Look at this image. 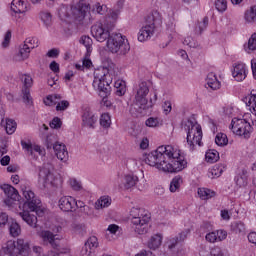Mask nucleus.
<instances>
[{"label": "nucleus", "mask_w": 256, "mask_h": 256, "mask_svg": "<svg viewBox=\"0 0 256 256\" xmlns=\"http://www.w3.org/2000/svg\"><path fill=\"white\" fill-rule=\"evenodd\" d=\"M61 125H63V122H61V118L55 117L50 122L51 129H61Z\"/></svg>", "instance_id": "nucleus-57"}, {"label": "nucleus", "mask_w": 256, "mask_h": 256, "mask_svg": "<svg viewBox=\"0 0 256 256\" xmlns=\"http://www.w3.org/2000/svg\"><path fill=\"white\" fill-rule=\"evenodd\" d=\"M187 235H189V231L188 230L183 231V232L179 233L178 236L172 238L170 240L169 249H173L175 247V245L185 241V239H187Z\"/></svg>", "instance_id": "nucleus-36"}, {"label": "nucleus", "mask_w": 256, "mask_h": 256, "mask_svg": "<svg viewBox=\"0 0 256 256\" xmlns=\"http://www.w3.org/2000/svg\"><path fill=\"white\" fill-rule=\"evenodd\" d=\"M211 256H225V252L220 247H214L210 251Z\"/></svg>", "instance_id": "nucleus-60"}, {"label": "nucleus", "mask_w": 256, "mask_h": 256, "mask_svg": "<svg viewBox=\"0 0 256 256\" xmlns=\"http://www.w3.org/2000/svg\"><path fill=\"white\" fill-rule=\"evenodd\" d=\"M91 253H93V250L91 248H89V246L84 244V246L80 252V255L81 256H91Z\"/></svg>", "instance_id": "nucleus-63"}, {"label": "nucleus", "mask_w": 256, "mask_h": 256, "mask_svg": "<svg viewBox=\"0 0 256 256\" xmlns=\"http://www.w3.org/2000/svg\"><path fill=\"white\" fill-rule=\"evenodd\" d=\"M184 129L187 132L186 141L190 150L193 151L196 145L201 147V139H203V130L201 129V125L197 122L188 120L184 125Z\"/></svg>", "instance_id": "nucleus-7"}, {"label": "nucleus", "mask_w": 256, "mask_h": 256, "mask_svg": "<svg viewBox=\"0 0 256 256\" xmlns=\"http://www.w3.org/2000/svg\"><path fill=\"white\" fill-rule=\"evenodd\" d=\"M159 125V119L157 118H148L146 120L147 127H157Z\"/></svg>", "instance_id": "nucleus-62"}, {"label": "nucleus", "mask_w": 256, "mask_h": 256, "mask_svg": "<svg viewBox=\"0 0 256 256\" xmlns=\"http://www.w3.org/2000/svg\"><path fill=\"white\" fill-rule=\"evenodd\" d=\"M230 129L234 135H238V137H243L244 139H249L251 133H253L251 123L245 119L233 118Z\"/></svg>", "instance_id": "nucleus-11"}, {"label": "nucleus", "mask_w": 256, "mask_h": 256, "mask_svg": "<svg viewBox=\"0 0 256 256\" xmlns=\"http://www.w3.org/2000/svg\"><path fill=\"white\" fill-rule=\"evenodd\" d=\"M29 242L23 238L17 241L10 240L0 250V256H29Z\"/></svg>", "instance_id": "nucleus-4"}, {"label": "nucleus", "mask_w": 256, "mask_h": 256, "mask_svg": "<svg viewBox=\"0 0 256 256\" xmlns=\"http://www.w3.org/2000/svg\"><path fill=\"white\" fill-rule=\"evenodd\" d=\"M235 181L238 187H247V185H249V173L247 170H243L242 173L236 177Z\"/></svg>", "instance_id": "nucleus-32"}, {"label": "nucleus", "mask_w": 256, "mask_h": 256, "mask_svg": "<svg viewBox=\"0 0 256 256\" xmlns=\"http://www.w3.org/2000/svg\"><path fill=\"white\" fill-rule=\"evenodd\" d=\"M147 95H149V85L145 81L140 82L136 88V94L130 109L131 113L141 115L143 111L151 109L157 103V92H154L150 100L147 99Z\"/></svg>", "instance_id": "nucleus-2"}, {"label": "nucleus", "mask_w": 256, "mask_h": 256, "mask_svg": "<svg viewBox=\"0 0 256 256\" xmlns=\"http://www.w3.org/2000/svg\"><path fill=\"white\" fill-rule=\"evenodd\" d=\"M22 195L26 199L23 208H28L29 211L36 213L38 217H43L45 215V210L41 208V200L35 197V193L28 187L22 188Z\"/></svg>", "instance_id": "nucleus-10"}, {"label": "nucleus", "mask_w": 256, "mask_h": 256, "mask_svg": "<svg viewBox=\"0 0 256 256\" xmlns=\"http://www.w3.org/2000/svg\"><path fill=\"white\" fill-rule=\"evenodd\" d=\"M85 245L91 249L93 251V249H97V247H99V242L97 240V237L95 236H91L87 242L85 243Z\"/></svg>", "instance_id": "nucleus-53"}, {"label": "nucleus", "mask_w": 256, "mask_h": 256, "mask_svg": "<svg viewBox=\"0 0 256 256\" xmlns=\"http://www.w3.org/2000/svg\"><path fill=\"white\" fill-rule=\"evenodd\" d=\"M20 79L24 85V89H31L33 87V77L29 74H20Z\"/></svg>", "instance_id": "nucleus-44"}, {"label": "nucleus", "mask_w": 256, "mask_h": 256, "mask_svg": "<svg viewBox=\"0 0 256 256\" xmlns=\"http://www.w3.org/2000/svg\"><path fill=\"white\" fill-rule=\"evenodd\" d=\"M215 143L219 147H223L229 143V139H227V134L218 133L215 137Z\"/></svg>", "instance_id": "nucleus-50"}, {"label": "nucleus", "mask_w": 256, "mask_h": 256, "mask_svg": "<svg viewBox=\"0 0 256 256\" xmlns=\"http://www.w3.org/2000/svg\"><path fill=\"white\" fill-rule=\"evenodd\" d=\"M205 239L208 243H217L219 241H225L227 239V231L217 230L206 234Z\"/></svg>", "instance_id": "nucleus-22"}, {"label": "nucleus", "mask_w": 256, "mask_h": 256, "mask_svg": "<svg viewBox=\"0 0 256 256\" xmlns=\"http://www.w3.org/2000/svg\"><path fill=\"white\" fill-rule=\"evenodd\" d=\"M114 27L115 24L113 22L103 20L91 27V33L96 41L99 43H105V41H109V38L111 37V31H113Z\"/></svg>", "instance_id": "nucleus-8"}, {"label": "nucleus", "mask_w": 256, "mask_h": 256, "mask_svg": "<svg viewBox=\"0 0 256 256\" xmlns=\"http://www.w3.org/2000/svg\"><path fill=\"white\" fill-rule=\"evenodd\" d=\"M80 43L86 48V55L82 61V65H93L90 58L93 51V39H91L89 36H82L80 38Z\"/></svg>", "instance_id": "nucleus-18"}, {"label": "nucleus", "mask_w": 256, "mask_h": 256, "mask_svg": "<svg viewBox=\"0 0 256 256\" xmlns=\"http://www.w3.org/2000/svg\"><path fill=\"white\" fill-rule=\"evenodd\" d=\"M95 123H97V116L92 112L85 111L82 115V125L83 127H89L90 129H95Z\"/></svg>", "instance_id": "nucleus-24"}, {"label": "nucleus", "mask_w": 256, "mask_h": 256, "mask_svg": "<svg viewBox=\"0 0 256 256\" xmlns=\"http://www.w3.org/2000/svg\"><path fill=\"white\" fill-rule=\"evenodd\" d=\"M117 73L115 71L111 70V66H104L100 65L94 68V79L102 80V79H108L111 77H115Z\"/></svg>", "instance_id": "nucleus-20"}, {"label": "nucleus", "mask_w": 256, "mask_h": 256, "mask_svg": "<svg viewBox=\"0 0 256 256\" xmlns=\"http://www.w3.org/2000/svg\"><path fill=\"white\" fill-rule=\"evenodd\" d=\"M184 45H187L188 47H191L192 49H197L199 47V43L195 41L191 36H188L183 41Z\"/></svg>", "instance_id": "nucleus-56"}, {"label": "nucleus", "mask_w": 256, "mask_h": 256, "mask_svg": "<svg viewBox=\"0 0 256 256\" xmlns=\"http://www.w3.org/2000/svg\"><path fill=\"white\" fill-rule=\"evenodd\" d=\"M162 243H163V235L155 234L150 238L148 242V247L149 249H153L155 251V249H159V247H161Z\"/></svg>", "instance_id": "nucleus-30"}, {"label": "nucleus", "mask_w": 256, "mask_h": 256, "mask_svg": "<svg viewBox=\"0 0 256 256\" xmlns=\"http://www.w3.org/2000/svg\"><path fill=\"white\" fill-rule=\"evenodd\" d=\"M40 238L42 239V245L47 246L51 245L54 249H59V239L56 238V235L49 230H43L40 233Z\"/></svg>", "instance_id": "nucleus-19"}, {"label": "nucleus", "mask_w": 256, "mask_h": 256, "mask_svg": "<svg viewBox=\"0 0 256 256\" xmlns=\"http://www.w3.org/2000/svg\"><path fill=\"white\" fill-rule=\"evenodd\" d=\"M111 205V199L106 196L100 197L95 203V209H105Z\"/></svg>", "instance_id": "nucleus-40"}, {"label": "nucleus", "mask_w": 256, "mask_h": 256, "mask_svg": "<svg viewBox=\"0 0 256 256\" xmlns=\"http://www.w3.org/2000/svg\"><path fill=\"white\" fill-rule=\"evenodd\" d=\"M59 99H61V95H50L47 96V98L44 100L45 105H48L51 107V105H56V111H65L69 108V101L62 100L61 102H58Z\"/></svg>", "instance_id": "nucleus-17"}, {"label": "nucleus", "mask_w": 256, "mask_h": 256, "mask_svg": "<svg viewBox=\"0 0 256 256\" xmlns=\"http://www.w3.org/2000/svg\"><path fill=\"white\" fill-rule=\"evenodd\" d=\"M59 53H61L59 49L53 48L47 52L46 56L50 57L51 59H57V57H59Z\"/></svg>", "instance_id": "nucleus-61"}, {"label": "nucleus", "mask_w": 256, "mask_h": 256, "mask_svg": "<svg viewBox=\"0 0 256 256\" xmlns=\"http://www.w3.org/2000/svg\"><path fill=\"white\" fill-rule=\"evenodd\" d=\"M9 231L11 237H19V235H21V226L17 222H11Z\"/></svg>", "instance_id": "nucleus-46"}, {"label": "nucleus", "mask_w": 256, "mask_h": 256, "mask_svg": "<svg viewBox=\"0 0 256 256\" xmlns=\"http://www.w3.org/2000/svg\"><path fill=\"white\" fill-rule=\"evenodd\" d=\"M106 47L110 53H117V55H127L131 51L129 40L121 33H112L107 40Z\"/></svg>", "instance_id": "nucleus-6"}, {"label": "nucleus", "mask_w": 256, "mask_h": 256, "mask_svg": "<svg viewBox=\"0 0 256 256\" xmlns=\"http://www.w3.org/2000/svg\"><path fill=\"white\" fill-rule=\"evenodd\" d=\"M69 185L73 191H81L83 189V185L81 184V181H78L77 179H70Z\"/></svg>", "instance_id": "nucleus-55"}, {"label": "nucleus", "mask_w": 256, "mask_h": 256, "mask_svg": "<svg viewBox=\"0 0 256 256\" xmlns=\"http://www.w3.org/2000/svg\"><path fill=\"white\" fill-rule=\"evenodd\" d=\"M122 183L124 189H133L139 183V177L135 174H125Z\"/></svg>", "instance_id": "nucleus-25"}, {"label": "nucleus", "mask_w": 256, "mask_h": 256, "mask_svg": "<svg viewBox=\"0 0 256 256\" xmlns=\"http://www.w3.org/2000/svg\"><path fill=\"white\" fill-rule=\"evenodd\" d=\"M162 109H163L164 115H169V113H171V110L173 109V107L171 106V102L165 101L162 105Z\"/></svg>", "instance_id": "nucleus-59"}, {"label": "nucleus", "mask_w": 256, "mask_h": 256, "mask_svg": "<svg viewBox=\"0 0 256 256\" xmlns=\"http://www.w3.org/2000/svg\"><path fill=\"white\" fill-rule=\"evenodd\" d=\"M246 105L250 107V111L256 116V90L250 92V98Z\"/></svg>", "instance_id": "nucleus-41"}, {"label": "nucleus", "mask_w": 256, "mask_h": 256, "mask_svg": "<svg viewBox=\"0 0 256 256\" xmlns=\"http://www.w3.org/2000/svg\"><path fill=\"white\" fill-rule=\"evenodd\" d=\"M1 189L7 197L4 200L5 205H7L8 207H15V205L19 203V199L21 198V196L19 195V191H17L15 187L9 184L2 185Z\"/></svg>", "instance_id": "nucleus-13"}, {"label": "nucleus", "mask_w": 256, "mask_h": 256, "mask_svg": "<svg viewBox=\"0 0 256 256\" xmlns=\"http://www.w3.org/2000/svg\"><path fill=\"white\" fill-rule=\"evenodd\" d=\"M144 161L164 173H179L187 167V161L181 158V150L172 145L159 146L146 154Z\"/></svg>", "instance_id": "nucleus-1"}, {"label": "nucleus", "mask_w": 256, "mask_h": 256, "mask_svg": "<svg viewBox=\"0 0 256 256\" xmlns=\"http://www.w3.org/2000/svg\"><path fill=\"white\" fill-rule=\"evenodd\" d=\"M232 77H234L236 81H243L247 77V73L245 72V66H234L232 70Z\"/></svg>", "instance_id": "nucleus-28"}, {"label": "nucleus", "mask_w": 256, "mask_h": 256, "mask_svg": "<svg viewBox=\"0 0 256 256\" xmlns=\"http://www.w3.org/2000/svg\"><path fill=\"white\" fill-rule=\"evenodd\" d=\"M22 148L29 153V155H34V153H38V155H45V150L41 149L39 145H33L31 143H27L25 141H21Z\"/></svg>", "instance_id": "nucleus-26"}, {"label": "nucleus", "mask_w": 256, "mask_h": 256, "mask_svg": "<svg viewBox=\"0 0 256 256\" xmlns=\"http://www.w3.org/2000/svg\"><path fill=\"white\" fill-rule=\"evenodd\" d=\"M38 181L42 187L49 189V187H57V177L55 176V168L51 163H45L40 168L38 174Z\"/></svg>", "instance_id": "nucleus-9"}, {"label": "nucleus", "mask_w": 256, "mask_h": 256, "mask_svg": "<svg viewBox=\"0 0 256 256\" xmlns=\"http://www.w3.org/2000/svg\"><path fill=\"white\" fill-rule=\"evenodd\" d=\"M215 7L220 13L227 11V0H216Z\"/></svg>", "instance_id": "nucleus-54"}, {"label": "nucleus", "mask_w": 256, "mask_h": 256, "mask_svg": "<svg viewBox=\"0 0 256 256\" xmlns=\"http://www.w3.org/2000/svg\"><path fill=\"white\" fill-rule=\"evenodd\" d=\"M100 125L104 129H109V127H111V115H109V113H104L101 115Z\"/></svg>", "instance_id": "nucleus-48"}, {"label": "nucleus", "mask_w": 256, "mask_h": 256, "mask_svg": "<svg viewBox=\"0 0 256 256\" xmlns=\"http://www.w3.org/2000/svg\"><path fill=\"white\" fill-rule=\"evenodd\" d=\"M114 87L116 89V95H118V97H123V95L127 92V86L125 81L123 80L115 81Z\"/></svg>", "instance_id": "nucleus-38"}, {"label": "nucleus", "mask_w": 256, "mask_h": 256, "mask_svg": "<svg viewBox=\"0 0 256 256\" xmlns=\"http://www.w3.org/2000/svg\"><path fill=\"white\" fill-rule=\"evenodd\" d=\"M71 15L75 21H78L79 23L85 21V19L91 21V6L85 1L80 0L71 7Z\"/></svg>", "instance_id": "nucleus-12"}, {"label": "nucleus", "mask_w": 256, "mask_h": 256, "mask_svg": "<svg viewBox=\"0 0 256 256\" xmlns=\"http://www.w3.org/2000/svg\"><path fill=\"white\" fill-rule=\"evenodd\" d=\"M244 20L246 23H256V5L251 6L250 9L245 11Z\"/></svg>", "instance_id": "nucleus-35"}, {"label": "nucleus", "mask_w": 256, "mask_h": 256, "mask_svg": "<svg viewBox=\"0 0 256 256\" xmlns=\"http://www.w3.org/2000/svg\"><path fill=\"white\" fill-rule=\"evenodd\" d=\"M40 19L46 25V27H49L53 21V16H51V13L47 11L40 12Z\"/></svg>", "instance_id": "nucleus-51"}, {"label": "nucleus", "mask_w": 256, "mask_h": 256, "mask_svg": "<svg viewBox=\"0 0 256 256\" xmlns=\"http://www.w3.org/2000/svg\"><path fill=\"white\" fill-rule=\"evenodd\" d=\"M81 212L84 213V215H87V217H97V214H95V210L87 205L84 206V209H82Z\"/></svg>", "instance_id": "nucleus-58"}, {"label": "nucleus", "mask_w": 256, "mask_h": 256, "mask_svg": "<svg viewBox=\"0 0 256 256\" xmlns=\"http://www.w3.org/2000/svg\"><path fill=\"white\" fill-rule=\"evenodd\" d=\"M231 230L238 235H245V224L241 221L234 222L231 225Z\"/></svg>", "instance_id": "nucleus-42"}, {"label": "nucleus", "mask_w": 256, "mask_h": 256, "mask_svg": "<svg viewBox=\"0 0 256 256\" xmlns=\"http://www.w3.org/2000/svg\"><path fill=\"white\" fill-rule=\"evenodd\" d=\"M207 25H209V18L205 17L202 22H198L195 28V34L201 35V33L207 29Z\"/></svg>", "instance_id": "nucleus-49"}, {"label": "nucleus", "mask_w": 256, "mask_h": 256, "mask_svg": "<svg viewBox=\"0 0 256 256\" xmlns=\"http://www.w3.org/2000/svg\"><path fill=\"white\" fill-rule=\"evenodd\" d=\"M206 83L212 91H217L221 89V82L217 79V76L214 73H209L207 75Z\"/></svg>", "instance_id": "nucleus-29"}, {"label": "nucleus", "mask_w": 256, "mask_h": 256, "mask_svg": "<svg viewBox=\"0 0 256 256\" xmlns=\"http://www.w3.org/2000/svg\"><path fill=\"white\" fill-rule=\"evenodd\" d=\"M91 13L94 15H105L108 11L107 5L96 2L90 7Z\"/></svg>", "instance_id": "nucleus-34"}, {"label": "nucleus", "mask_w": 256, "mask_h": 256, "mask_svg": "<svg viewBox=\"0 0 256 256\" xmlns=\"http://www.w3.org/2000/svg\"><path fill=\"white\" fill-rule=\"evenodd\" d=\"M10 9L12 11L13 17L16 23H21L25 13H27V2L23 0H12Z\"/></svg>", "instance_id": "nucleus-15"}, {"label": "nucleus", "mask_w": 256, "mask_h": 256, "mask_svg": "<svg viewBox=\"0 0 256 256\" xmlns=\"http://www.w3.org/2000/svg\"><path fill=\"white\" fill-rule=\"evenodd\" d=\"M113 81V77L108 78H102L101 80L99 79H94L92 85L96 91H99L100 96L101 95H109L111 93V86L109 83Z\"/></svg>", "instance_id": "nucleus-16"}, {"label": "nucleus", "mask_w": 256, "mask_h": 256, "mask_svg": "<svg viewBox=\"0 0 256 256\" xmlns=\"http://www.w3.org/2000/svg\"><path fill=\"white\" fill-rule=\"evenodd\" d=\"M58 206L61 211H65L67 213H73L75 211V198L71 196L61 197Z\"/></svg>", "instance_id": "nucleus-21"}, {"label": "nucleus", "mask_w": 256, "mask_h": 256, "mask_svg": "<svg viewBox=\"0 0 256 256\" xmlns=\"http://www.w3.org/2000/svg\"><path fill=\"white\" fill-rule=\"evenodd\" d=\"M29 55H31V50L27 47V44H20L13 60L18 63H20V61H27Z\"/></svg>", "instance_id": "nucleus-23"}, {"label": "nucleus", "mask_w": 256, "mask_h": 256, "mask_svg": "<svg viewBox=\"0 0 256 256\" xmlns=\"http://www.w3.org/2000/svg\"><path fill=\"white\" fill-rule=\"evenodd\" d=\"M132 229L138 235H145L149 229V221H151V214L143 208H132L130 210Z\"/></svg>", "instance_id": "nucleus-3"}, {"label": "nucleus", "mask_w": 256, "mask_h": 256, "mask_svg": "<svg viewBox=\"0 0 256 256\" xmlns=\"http://www.w3.org/2000/svg\"><path fill=\"white\" fill-rule=\"evenodd\" d=\"M22 99L26 105H31V103H33V99L31 98V91L28 88L22 89Z\"/></svg>", "instance_id": "nucleus-52"}, {"label": "nucleus", "mask_w": 256, "mask_h": 256, "mask_svg": "<svg viewBox=\"0 0 256 256\" xmlns=\"http://www.w3.org/2000/svg\"><path fill=\"white\" fill-rule=\"evenodd\" d=\"M23 44L26 45L30 51H33V49H37V47H39V39L35 37H28L25 39Z\"/></svg>", "instance_id": "nucleus-43"}, {"label": "nucleus", "mask_w": 256, "mask_h": 256, "mask_svg": "<svg viewBox=\"0 0 256 256\" xmlns=\"http://www.w3.org/2000/svg\"><path fill=\"white\" fill-rule=\"evenodd\" d=\"M161 24V14L157 11L152 12L146 18V24L138 32V41L145 43L155 35V28Z\"/></svg>", "instance_id": "nucleus-5"}, {"label": "nucleus", "mask_w": 256, "mask_h": 256, "mask_svg": "<svg viewBox=\"0 0 256 256\" xmlns=\"http://www.w3.org/2000/svg\"><path fill=\"white\" fill-rule=\"evenodd\" d=\"M5 131L8 135H13L17 131V123L13 119L7 118L5 121Z\"/></svg>", "instance_id": "nucleus-39"}, {"label": "nucleus", "mask_w": 256, "mask_h": 256, "mask_svg": "<svg viewBox=\"0 0 256 256\" xmlns=\"http://www.w3.org/2000/svg\"><path fill=\"white\" fill-rule=\"evenodd\" d=\"M224 169L225 167H223V165L216 164L210 169L208 177H211V179H217V177H221Z\"/></svg>", "instance_id": "nucleus-37"}, {"label": "nucleus", "mask_w": 256, "mask_h": 256, "mask_svg": "<svg viewBox=\"0 0 256 256\" xmlns=\"http://www.w3.org/2000/svg\"><path fill=\"white\" fill-rule=\"evenodd\" d=\"M100 97H102L101 105H103L104 107H111L113 105L107 95H101Z\"/></svg>", "instance_id": "nucleus-64"}, {"label": "nucleus", "mask_w": 256, "mask_h": 256, "mask_svg": "<svg viewBox=\"0 0 256 256\" xmlns=\"http://www.w3.org/2000/svg\"><path fill=\"white\" fill-rule=\"evenodd\" d=\"M181 183H183V178L181 176L174 177L170 183L171 193H175L179 187H181Z\"/></svg>", "instance_id": "nucleus-45"}, {"label": "nucleus", "mask_w": 256, "mask_h": 256, "mask_svg": "<svg viewBox=\"0 0 256 256\" xmlns=\"http://www.w3.org/2000/svg\"><path fill=\"white\" fill-rule=\"evenodd\" d=\"M217 193L208 188H198V197L202 199V201H207L209 199H213Z\"/></svg>", "instance_id": "nucleus-31"}, {"label": "nucleus", "mask_w": 256, "mask_h": 256, "mask_svg": "<svg viewBox=\"0 0 256 256\" xmlns=\"http://www.w3.org/2000/svg\"><path fill=\"white\" fill-rule=\"evenodd\" d=\"M46 147L47 149H51V147H53L55 155L60 161H67V159H69V152L67 151V146H65V144L61 142H55L53 144L51 143V137H47Z\"/></svg>", "instance_id": "nucleus-14"}, {"label": "nucleus", "mask_w": 256, "mask_h": 256, "mask_svg": "<svg viewBox=\"0 0 256 256\" xmlns=\"http://www.w3.org/2000/svg\"><path fill=\"white\" fill-rule=\"evenodd\" d=\"M206 161L207 163H217V161H219V152L216 150L206 152Z\"/></svg>", "instance_id": "nucleus-47"}, {"label": "nucleus", "mask_w": 256, "mask_h": 256, "mask_svg": "<svg viewBox=\"0 0 256 256\" xmlns=\"http://www.w3.org/2000/svg\"><path fill=\"white\" fill-rule=\"evenodd\" d=\"M20 217H22L23 221L27 223L30 227L36 229L37 227V216L29 213V210H23L19 213Z\"/></svg>", "instance_id": "nucleus-27"}, {"label": "nucleus", "mask_w": 256, "mask_h": 256, "mask_svg": "<svg viewBox=\"0 0 256 256\" xmlns=\"http://www.w3.org/2000/svg\"><path fill=\"white\" fill-rule=\"evenodd\" d=\"M243 47L244 51L248 54L256 51V32L251 35V37L248 39V42H246Z\"/></svg>", "instance_id": "nucleus-33"}]
</instances>
